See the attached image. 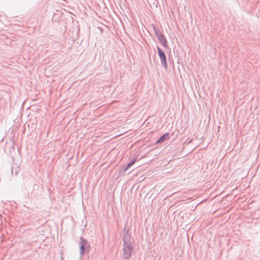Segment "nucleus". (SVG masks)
I'll return each instance as SVG.
<instances>
[{
    "label": "nucleus",
    "mask_w": 260,
    "mask_h": 260,
    "mask_svg": "<svg viewBox=\"0 0 260 260\" xmlns=\"http://www.w3.org/2000/svg\"><path fill=\"white\" fill-rule=\"evenodd\" d=\"M130 235L128 233V230L126 229V226L124 227L123 229V236L128 235Z\"/></svg>",
    "instance_id": "9"
},
{
    "label": "nucleus",
    "mask_w": 260,
    "mask_h": 260,
    "mask_svg": "<svg viewBox=\"0 0 260 260\" xmlns=\"http://www.w3.org/2000/svg\"><path fill=\"white\" fill-rule=\"evenodd\" d=\"M123 258L128 259L130 258L133 253L134 247L133 245H123Z\"/></svg>",
    "instance_id": "2"
},
{
    "label": "nucleus",
    "mask_w": 260,
    "mask_h": 260,
    "mask_svg": "<svg viewBox=\"0 0 260 260\" xmlns=\"http://www.w3.org/2000/svg\"><path fill=\"white\" fill-rule=\"evenodd\" d=\"M137 161V157H134L123 169H121L119 171L120 175H124L126 171L131 167Z\"/></svg>",
    "instance_id": "4"
},
{
    "label": "nucleus",
    "mask_w": 260,
    "mask_h": 260,
    "mask_svg": "<svg viewBox=\"0 0 260 260\" xmlns=\"http://www.w3.org/2000/svg\"><path fill=\"white\" fill-rule=\"evenodd\" d=\"M170 138V133H166L161 136L156 141V144H159L165 141Z\"/></svg>",
    "instance_id": "6"
},
{
    "label": "nucleus",
    "mask_w": 260,
    "mask_h": 260,
    "mask_svg": "<svg viewBox=\"0 0 260 260\" xmlns=\"http://www.w3.org/2000/svg\"><path fill=\"white\" fill-rule=\"evenodd\" d=\"M39 187V186L35 184L34 185V187Z\"/></svg>",
    "instance_id": "10"
},
{
    "label": "nucleus",
    "mask_w": 260,
    "mask_h": 260,
    "mask_svg": "<svg viewBox=\"0 0 260 260\" xmlns=\"http://www.w3.org/2000/svg\"><path fill=\"white\" fill-rule=\"evenodd\" d=\"M80 253L83 255L89 251L90 244L83 237L80 238Z\"/></svg>",
    "instance_id": "1"
},
{
    "label": "nucleus",
    "mask_w": 260,
    "mask_h": 260,
    "mask_svg": "<svg viewBox=\"0 0 260 260\" xmlns=\"http://www.w3.org/2000/svg\"><path fill=\"white\" fill-rule=\"evenodd\" d=\"M123 241V245H133L131 242V235L123 236L122 238Z\"/></svg>",
    "instance_id": "7"
},
{
    "label": "nucleus",
    "mask_w": 260,
    "mask_h": 260,
    "mask_svg": "<svg viewBox=\"0 0 260 260\" xmlns=\"http://www.w3.org/2000/svg\"><path fill=\"white\" fill-rule=\"evenodd\" d=\"M158 54L162 66L166 69H167V62L165 53L158 46L157 47Z\"/></svg>",
    "instance_id": "3"
},
{
    "label": "nucleus",
    "mask_w": 260,
    "mask_h": 260,
    "mask_svg": "<svg viewBox=\"0 0 260 260\" xmlns=\"http://www.w3.org/2000/svg\"><path fill=\"white\" fill-rule=\"evenodd\" d=\"M60 259H61V260H64V259H63V257L62 255H61V256H60Z\"/></svg>",
    "instance_id": "11"
},
{
    "label": "nucleus",
    "mask_w": 260,
    "mask_h": 260,
    "mask_svg": "<svg viewBox=\"0 0 260 260\" xmlns=\"http://www.w3.org/2000/svg\"><path fill=\"white\" fill-rule=\"evenodd\" d=\"M157 39L160 43H161L164 47H168L167 40L162 34L161 35H159V36H157Z\"/></svg>",
    "instance_id": "5"
},
{
    "label": "nucleus",
    "mask_w": 260,
    "mask_h": 260,
    "mask_svg": "<svg viewBox=\"0 0 260 260\" xmlns=\"http://www.w3.org/2000/svg\"><path fill=\"white\" fill-rule=\"evenodd\" d=\"M153 29L155 32V35L157 37V36H159V35L162 34V33L154 26H153Z\"/></svg>",
    "instance_id": "8"
}]
</instances>
